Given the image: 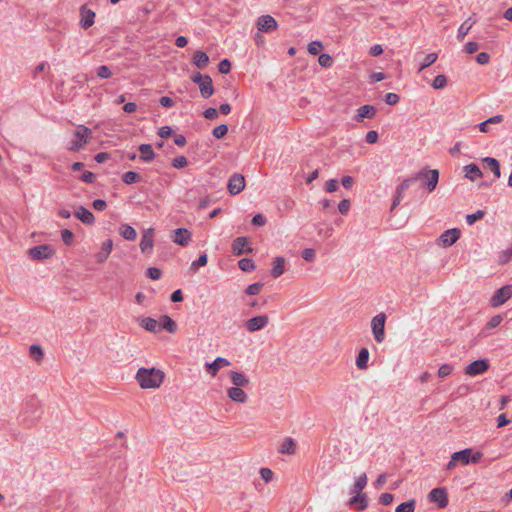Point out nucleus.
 I'll return each mask as SVG.
<instances>
[{
	"instance_id": "bb28decb",
	"label": "nucleus",
	"mask_w": 512,
	"mask_h": 512,
	"mask_svg": "<svg viewBox=\"0 0 512 512\" xmlns=\"http://www.w3.org/2000/svg\"><path fill=\"white\" fill-rule=\"evenodd\" d=\"M463 169H464V172H465V177L468 178L471 181H474L477 178H480V177L483 176L482 171L480 170L478 165L475 164V163H470V164L464 166Z\"/></svg>"
},
{
	"instance_id": "864d4df0",
	"label": "nucleus",
	"mask_w": 512,
	"mask_h": 512,
	"mask_svg": "<svg viewBox=\"0 0 512 512\" xmlns=\"http://www.w3.org/2000/svg\"><path fill=\"white\" fill-rule=\"evenodd\" d=\"M453 371V366L450 364H443L438 369V376L444 378L449 376Z\"/></svg>"
},
{
	"instance_id": "4468645a",
	"label": "nucleus",
	"mask_w": 512,
	"mask_h": 512,
	"mask_svg": "<svg viewBox=\"0 0 512 512\" xmlns=\"http://www.w3.org/2000/svg\"><path fill=\"white\" fill-rule=\"evenodd\" d=\"M80 17L81 19L79 24L81 28L88 29L94 24L96 14L93 10L88 9L86 5H82L80 7Z\"/></svg>"
},
{
	"instance_id": "a878e982",
	"label": "nucleus",
	"mask_w": 512,
	"mask_h": 512,
	"mask_svg": "<svg viewBox=\"0 0 512 512\" xmlns=\"http://www.w3.org/2000/svg\"><path fill=\"white\" fill-rule=\"evenodd\" d=\"M285 263H286V260L282 256H278V257L274 258L273 263H272V270H271V276L273 278L276 279V278L280 277L285 272Z\"/></svg>"
},
{
	"instance_id": "1a4fd4ad",
	"label": "nucleus",
	"mask_w": 512,
	"mask_h": 512,
	"mask_svg": "<svg viewBox=\"0 0 512 512\" xmlns=\"http://www.w3.org/2000/svg\"><path fill=\"white\" fill-rule=\"evenodd\" d=\"M269 323V317L267 315H259L248 319L244 326L250 333L260 331L264 329Z\"/></svg>"
},
{
	"instance_id": "ddd939ff",
	"label": "nucleus",
	"mask_w": 512,
	"mask_h": 512,
	"mask_svg": "<svg viewBox=\"0 0 512 512\" xmlns=\"http://www.w3.org/2000/svg\"><path fill=\"white\" fill-rule=\"evenodd\" d=\"M248 243L249 240L247 237H237L232 243V253L236 256L252 253L253 249L251 247H247Z\"/></svg>"
},
{
	"instance_id": "e2e57ef3",
	"label": "nucleus",
	"mask_w": 512,
	"mask_h": 512,
	"mask_svg": "<svg viewBox=\"0 0 512 512\" xmlns=\"http://www.w3.org/2000/svg\"><path fill=\"white\" fill-rule=\"evenodd\" d=\"M351 203L349 199H343L338 204V210L342 215H346L349 212Z\"/></svg>"
},
{
	"instance_id": "4be33fe9",
	"label": "nucleus",
	"mask_w": 512,
	"mask_h": 512,
	"mask_svg": "<svg viewBox=\"0 0 512 512\" xmlns=\"http://www.w3.org/2000/svg\"><path fill=\"white\" fill-rule=\"evenodd\" d=\"M228 397L237 403H245L248 399L246 392L241 387H231L227 390Z\"/></svg>"
},
{
	"instance_id": "3c124183",
	"label": "nucleus",
	"mask_w": 512,
	"mask_h": 512,
	"mask_svg": "<svg viewBox=\"0 0 512 512\" xmlns=\"http://www.w3.org/2000/svg\"><path fill=\"white\" fill-rule=\"evenodd\" d=\"M323 45L320 41H313L308 45V52L311 55H318L322 50Z\"/></svg>"
},
{
	"instance_id": "72a5a7b5",
	"label": "nucleus",
	"mask_w": 512,
	"mask_h": 512,
	"mask_svg": "<svg viewBox=\"0 0 512 512\" xmlns=\"http://www.w3.org/2000/svg\"><path fill=\"white\" fill-rule=\"evenodd\" d=\"M472 454L471 448H466L460 451H457L452 454L453 460L457 462H461L464 465H467L470 463V456Z\"/></svg>"
},
{
	"instance_id": "c03bdc74",
	"label": "nucleus",
	"mask_w": 512,
	"mask_h": 512,
	"mask_svg": "<svg viewBox=\"0 0 512 512\" xmlns=\"http://www.w3.org/2000/svg\"><path fill=\"white\" fill-rule=\"evenodd\" d=\"M367 485V476L365 473L361 474L354 483L353 492H359L363 490Z\"/></svg>"
},
{
	"instance_id": "2f4dec72",
	"label": "nucleus",
	"mask_w": 512,
	"mask_h": 512,
	"mask_svg": "<svg viewBox=\"0 0 512 512\" xmlns=\"http://www.w3.org/2000/svg\"><path fill=\"white\" fill-rule=\"evenodd\" d=\"M369 350L365 347L361 348L356 357V366L360 370H364L368 366Z\"/></svg>"
},
{
	"instance_id": "58836bf2",
	"label": "nucleus",
	"mask_w": 512,
	"mask_h": 512,
	"mask_svg": "<svg viewBox=\"0 0 512 512\" xmlns=\"http://www.w3.org/2000/svg\"><path fill=\"white\" fill-rule=\"evenodd\" d=\"M238 266L243 272L247 273L253 272L256 268L254 261L250 258H242L239 260Z\"/></svg>"
},
{
	"instance_id": "338daca9",
	"label": "nucleus",
	"mask_w": 512,
	"mask_h": 512,
	"mask_svg": "<svg viewBox=\"0 0 512 512\" xmlns=\"http://www.w3.org/2000/svg\"><path fill=\"white\" fill-rule=\"evenodd\" d=\"M260 475H261V478L266 482H270L272 479H273V471L269 468H261L260 469Z\"/></svg>"
},
{
	"instance_id": "7ed1b4c3",
	"label": "nucleus",
	"mask_w": 512,
	"mask_h": 512,
	"mask_svg": "<svg viewBox=\"0 0 512 512\" xmlns=\"http://www.w3.org/2000/svg\"><path fill=\"white\" fill-rule=\"evenodd\" d=\"M91 135V129L84 125H79L74 133V139L71 140L67 149L74 152L79 151L88 143V139Z\"/></svg>"
},
{
	"instance_id": "9d476101",
	"label": "nucleus",
	"mask_w": 512,
	"mask_h": 512,
	"mask_svg": "<svg viewBox=\"0 0 512 512\" xmlns=\"http://www.w3.org/2000/svg\"><path fill=\"white\" fill-rule=\"evenodd\" d=\"M490 367L488 359H478L471 362L466 368L465 373L469 376H477L485 373Z\"/></svg>"
},
{
	"instance_id": "4d7b16f0",
	"label": "nucleus",
	"mask_w": 512,
	"mask_h": 512,
	"mask_svg": "<svg viewBox=\"0 0 512 512\" xmlns=\"http://www.w3.org/2000/svg\"><path fill=\"white\" fill-rule=\"evenodd\" d=\"M503 321V317L502 315H495L493 316L489 321L488 323L486 324V328L487 329H493V328H496L498 327L501 322Z\"/></svg>"
},
{
	"instance_id": "39448f33",
	"label": "nucleus",
	"mask_w": 512,
	"mask_h": 512,
	"mask_svg": "<svg viewBox=\"0 0 512 512\" xmlns=\"http://www.w3.org/2000/svg\"><path fill=\"white\" fill-rule=\"evenodd\" d=\"M512 296V285H504L494 292L490 298L489 304L493 308L500 307L507 302Z\"/></svg>"
},
{
	"instance_id": "6e6552de",
	"label": "nucleus",
	"mask_w": 512,
	"mask_h": 512,
	"mask_svg": "<svg viewBox=\"0 0 512 512\" xmlns=\"http://www.w3.org/2000/svg\"><path fill=\"white\" fill-rule=\"evenodd\" d=\"M428 499L431 502L437 503L438 507L441 509L447 507L449 503L448 493L444 487L432 489L428 494Z\"/></svg>"
},
{
	"instance_id": "412c9836",
	"label": "nucleus",
	"mask_w": 512,
	"mask_h": 512,
	"mask_svg": "<svg viewBox=\"0 0 512 512\" xmlns=\"http://www.w3.org/2000/svg\"><path fill=\"white\" fill-rule=\"evenodd\" d=\"M113 248V241L111 239H107L101 245V250L97 254H95V259L97 263H104L109 257Z\"/></svg>"
},
{
	"instance_id": "9b49d317",
	"label": "nucleus",
	"mask_w": 512,
	"mask_h": 512,
	"mask_svg": "<svg viewBox=\"0 0 512 512\" xmlns=\"http://www.w3.org/2000/svg\"><path fill=\"white\" fill-rule=\"evenodd\" d=\"M154 228H148L146 229L141 237L140 240V250L144 255H150L152 253L153 247H154Z\"/></svg>"
},
{
	"instance_id": "a211bd4d",
	"label": "nucleus",
	"mask_w": 512,
	"mask_h": 512,
	"mask_svg": "<svg viewBox=\"0 0 512 512\" xmlns=\"http://www.w3.org/2000/svg\"><path fill=\"white\" fill-rule=\"evenodd\" d=\"M74 215L85 225H93L95 223V216L84 206H79L75 210Z\"/></svg>"
},
{
	"instance_id": "f8f14e48",
	"label": "nucleus",
	"mask_w": 512,
	"mask_h": 512,
	"mask_svg": "<svg viewBox=\"0 0 512 512\" xmlns=\"http://www.w3.org/2000/svg\"><path fill=\"white\" fill-rule=\"evenodd\" d=\"M228 191L231 195H237L245 188V178L243 175L233 174L227 185Z\"/></svg>"
},
{
	"instance_id": "7c9ffc66",
	"label": "nucleus",
	"mask_w": 512,
	"mask_h": 512,
	"mask_svg": "<svg viewBox=\"0 0 512 512\" xmlns=\"http://www.w3.org/2000/svg\"><path fill=\"white\" fill-rule=\"evenodd\" d=\"M159 325L161 329H164L169 333H175L177 331L176 322L168 315L161 316Z\"/></svg>"
},
{
	"instance_id": "603ef678",
	"label": "nucleus",
	"mask_w": 512,
	"mask_h": 512,
	"mask_svg": "<svg viewBox=\"0 0 512 512\" xmlns=\"http://www.w3.org/2000/svg\"><path fill=\"white\" fill-rule=\"evenodd\" d=\"M146 275L152 280H158L162 276V271L156 267H149L146 271Z\"/></svg>"
},
{
	"instance_id": "c9c22d12",
	"label": "nucleus",
	"mask_w": 512,
	"mask_h": 512,
	"mask_svg": "<svg viewBox=\"0 0 512 512\" xmlns=\"http://www.w3.org/2000/svg\"><path fill=\"white\" fill-rule=\"evenodd\" d=\"M349 503L351 505H354L356 503H359L358 510L363 511L368 507V500L366 494L363 493H357L355 496H353Z\"/></svg>"
},
{
	"instance_id": "aec40b11",
	"label": "nucleus",
	"mask_w": 512,
	"mask_h": 512,
	"mask_svg": "<svg viewBox=\"0 0 512 512\" xmlns=\"http://www.w3.org/2000/svg\"><path fill=\"white\" fill-rule=\"evenodd\" d=\"M477 19L475 14H472L468 19H466L458 28L457 31V39L459 41H463L466 35L469 33L474 24H476Z\"/></svg>"
},
{
	"instance_id": "c756f323",
	"label": "nucleus",
	"mask_w": 512,
	"mask_h": 512,
	"mask_svg": "<svg viewBox=\"0 0 512 512\" xmlns=\"http://www.w3.org/2000/svg\"><path fill=\"white\" fill-rule=\"evenodd\" d=\"M193 64L199 69H204L209 64V56L205 52L198 50L193 55Z\"/></svg>"
},
{
	"instance_id": "6ab92c4d",
	"label": "nucleus",
	"mask_w": 512,
	"mask_h": 512,
	"mask_svg": "<svg viewBox=\"0 0 512 512\" xmlns=\"http://www.w3.org/2000/svg\"><path fill=\"white\" fill-rule=\"evenodd\" d=\"M376 112L377 110L373 105H363L357 110V113L354 116V120L356 122H363L365 118H373L376 115Z\"/></svg>"
},
{
	"instance_id": "37998d69",
	"label": "nucleus",
	"mask_w": 512,
	"mask_h": 512,
	"mask_svg": "<svg viewBox=\"0 0 512 512\" xmlns=\"http://www.w3.org/2000/svg\"><path fill=\"white\" fill-rule=\"evenodd\" d=\"M96 74L101 79H109L113 73L109 66L101 65L96 69Z\"/></svg>"
},
{
	"instance_id": "4c0bfd02",
	"label": "nucleus",
	"mask_w": 512,
	"mask_h": 512,
	"mask_svg": "<svg viewBox=\"0 0 512 512\" xmlns=\"http://www.w3.org/2000/svg\"><path fill=\"white\" fill-rule=\"evenodd\" d=\"M140 180H141V175L134 171H127L122 175V181L127 185L137 183Z\"/></svg>"
},
{
	"instance_id": "f257e3e1",
	"label": "nucleus",
	"mask_w": 512,
	"mask_h": 512,
	"mask_svg": "<svg viewBox=\"0 0 512 512\" xmlns=\"http://www.w3.org/2000/svg\"><path fill=\"white\" fill-rule=\"evenodd\" d=\"M428 178V181L426 183V189L428 192H433L439 182V171L437 169H428L423 168L416 174H414L411 177H408L404 179L397 187L395 191V195L392 201V205L390 208V211H393L402 201L405 192L408 190V188L418 181V179Z\"/></svg>"
},
{
	"instance_id": "6e6d98bb",
	"label": "nucleus",
	"mask_w": 512,
	"mask_h": 512,
	"mask_svg": "<svg viewBox=\"0 0 512 512\" xmlns=\"http://www.w3.org/2000/svg\"><path fill=\"white\" fill-rule=\"evenodd\" d=\"M188 160L185 156H178L173 159L172 165L176 169H181L187 166Z\"/></svg>"
},
{
	"instance_id": "13d9d810",
	"label": "nucleus",
	"mask_w": 512,
	"mask_h": 512,
	"mask_svg": "<svg viewBox=\"0 0 512 512\" xmlns=\"http://www.w3.org/2000/svg\"><path fill=\"white\" fill-rule=\"evenodd\" d=\"M219 72L222 74H228L231 70V62L228 59H223L218 65Z\"/></svg>"
},
{
	"instance_id": "393cba45",
	"label": "nucleus",
	"mask_w": 512,
	"mask_h": 512,
	"mask_svg": "<svg viewBox=\"0 0 512 512\" xmlns=\"http://www.w3.org/2000/svg\"><path fill=\"white\" fill-rule=\"evenodd\" d=\"M484 167L491 170L494 174L495 179L501 177V169L500 163L496 158L493 157H485L482 159Z\"/></svg>"
},
{
	"instance_id": "5fc2aeb1",
	"label": "nucleus",
	"mask_w": 512,
	"mask_h": 512,
	"mask_svg": "<svg viewBox=\"0 0 512 512\" xmlns=\"http://www.w3.org/2000/svg\"><path fill=\"white\" fill-rule=\"evenodd\" d=\"M61 237H62V240L63 242L66 244V245H71L72 242H73V239H74V234L71 230L69 229H63L61 231Z\"/></svg>"
},
{
	"instance_id": "e433bc0d",
	"label": "nucleus",
	"mask_w": 512,
	"mask_h": 512,
	"mask_svg": "<svg viewBox=\"0 0 512 512\" xmlns=\"http://www.w3.org/2000/svg\"><path fill=\"white\" fill-rule=\"evenodd\" d=\"M208 262V256L206 253H202L199 255L198 259L193 261L190 265V272L195 273L199 268L206 266Z\"/></svg>"
},
{
	"instance_id": "09e8293b",
	"label": "nucleus",
	"mask_w": 512,
	"mask_h": 512,
	"mask_svg": "<svg viewBox=\"0 0 512 512\" xmlns=\"http://www.w3.org/2000/svg\"><path fill=\"white\" fill-rule=\"evenodd\" d=\"M30 355L36 360L40 361L43 358V350L40 345L33 344L29 348Z\"/></svg>"
},
{
	"instance_id": "a19ab883",
	"label": "nucleus",
	"mask_w": 512,
	"mask_h": 512,
	"mask_svg": "<svg viewBox=\"0 0 512 512\" xmlns=\"http://www.w3.org/2000/svg\"><path fill=\"white\" fill-rule=\"evenodd\" d=\"M438 55L436 53H429L425 56L423 62L419 67V71H422L436 62Z\"/></svg>"
},
{
	"instance_id": "0eeeda50",
	"label": "nucleus",
	"mask_w": 512,
	"mask_h": 512,
	"mask_svg": "<svg viewBox=\"0 0 512 512\" xmlns=\"http://www.w3.org/2000/svg\"><path fill=\"white\" fill-rule=\"evenodd\" d=\"M256 27L259 33H271L278 28V22L269 14L261 15L256 20Z\"/></svg>"
},
{
	"instance_id": "b1692460",
	"label": "nucleus",
	"mask_w": 512,
	"mask_h": 512,
	"mask_svg": "<svg viewBox=\"0 0 512 512\" xmlns=\"http://www.w3.org/2000/svg\"><path fill=\"white\" fill-rule=\"evenodd\" d=\"M139 325L146 331L157 333L161 331L159 322L151 317H142L139 319Z\"/></svg>"
},
{
	"instance_id": "680f3d73",
	"label": "nucleus",
	"mask_w": 512,
	"mask_h": 512,
	"mask_svg": "<svg viewBox=\"0 0 512 512\" xmlns=\"http://www.w3.org/2000/svg\"><path fill=\"white\" fill-rule=\"evenodd\" d=\"M339 188V182L336 179H330L325 184V190L329 193L337 191Z\"/></svg>"
},
{
	"instance_id": "f03ea898",
	"label": "nucleus",
	"mask_w": 512,
	"mask_h": 512,
	"mask_svg": "<svg viewBox=\"0 0 512 512\" xmlns=\"http://www.w3.org/2000/svg\"><path fill=\"white\" fill-rule=\"evenodd\" d=\"M136 380L142 389L159 388L164 381L165 374L157 368L141 367L136 373Z\"/></svg>"
},
{
	"instance_id": "423d86ee",
	"label": "nucleus",
	"mask_w": 512,
	"mask_h": 512,
	"mask_svg": "<svg viewBox=\"0 0 512 512\" xmlns=\"http://www.w3.org/2000/svg\"><path fill=\"white\" fill-rule=\"evenodd\" d=\"M55 251L49 244L38 245L28 250V255L32 260H44L52 257Z\"/></svg>"
},
{
	"instance_id": "f704fd0d",
	"label": "nucleus",
	"mask_w": 512,
	"mask_h": 512,
	"mask_svg": "<svg viewBox=\"0 0 512 512\" xmlns=\"http://www.w3.org/2000/svg\"><path fill=\"white\" fill-rule=\"evenodd\" d=\"M119 233L124 239L129 241H133L137 237L136 230L128 224H122L119 228Z\"/></svg>"
},
{
	"instance_id": "a18cd8bd",
	"label": "nucleus",
	"mask_w": 512,
	"mask_h": 512,
	"mask_svg": "<svg viewBox=\"0 0 512 512\" xmlns=\"http://www.w3.org/2000/svg\"><path fill=\"white\" fill-rule=\"evenodd\" d=\"M227 133H228V126L226 124L218 125L212 131V134L216 139H222L223 137L226 136Z\"/></svg>"
},
{
	"instance_id": "0e129e2a",
	"label": "nucleus",
	"mask_w": 512,
	"mask_h": 512,
	"mask_svg": "<svg viewBox=\"0 0 512 512\" xmlns=\"http://www.w3.org/2000/svg\"><path fill=\"white\" fill-rule=\"evenodd\" d=\"M251 223L254 226H264L267 223V219L263 214L258 213L253 216Z\"/></svg>"
},
{
	"instance_id": "2eb2a0df",
	"label": "nucleus",
	"mask_w": 512,
	"mask_h": 512,
	"mask_svg": "<svg viewBox=\"0 0 512 512\" xmlns=\"http://www.w3.org/2000/svg\"><path fill=\"white\" fill-rule=\"evenodd\" d=\"M461 231L458 228H452L444 231L439 240L442 242L444 247H448L456 243V241L460 238Z\"/></svg>"
},
{
	"instance_id": "20e7f679",
	"label": "nucleus",
	"mask_w": 512,
	"mask_h": 512,
	"mask_svg": "<svg viewBox=\"0 0 512 512\" xmlns=\"http://www.w3.org/2000/svg\"><path fill=\"white\" fill-rule=\"evenodd\" d=\"M386 314L381 312L371 320V329L374 339L377 343H382L385 339Z\"/></svg>"
},
{
	"instance_id": "c85d7f7f",
	"label": "nucleus",
	"mask_w": 512,
	"mask_h": 512,
	"mask_svg": "<svg viewBox=\"0 0 512 512\" xmlns=\"http://www.w3.org/2000/svg\"><path fill=\"white\" fill-rule=\"evenodd\" d=\"M278 452L281 454L293 455L296 452V443L294 439L291 437H287L284 439L280 447L278 448Z\"/></svg>"
},
{
	"instance_id": "774afa93",
	"label": "nucleus",
	"mask_w": 512,
	"mask_h": 512,
	"mask_svg": "<svg viewBox=\"0 0 512 512\" xmlns=\"http://www.w3.org/2000/svg\"><path fill=\"white\" fill-rule=\"evenodd\" d=\"M82 182L92 184L94 183L96 176L90 171H85L79 178Z\"/></svg>"
},
{
	"instance_id": "052dcab7",
	"label": "nucleus",
	"mask_w": 512,
	"mask_h": 512,
	"mask_svg": "<svg viewBox=\"0 0 512 512\" xmlns=\"http://www.w3.org/2000/svg\"><path fill=\"white\" fill-rule=\"evenodd\" d=\"M203 116L208 120H215L218 118L219 112L217 109L210 107L203 112Z\"/></svg>"
},
{
	"instance_id": "5701e85b",
	"label": "nucleus",
	"mask_w": 512,
	"mask_h": 512,
	"mask_svg": "<svg viewBox=\"0 0 512 512\" xmlns=\"http://www.w3.org/2000/svg\"><path fill=\"white\" fill-rule=\"evenodd\" d=\"M199 89L201 96L205 99H208L214 94L215 90L213 86V81L209 75H206L204 81L199 84Z\"/></svg>"
},
{
	"instance_id": "f3484780",
	"label": "nucleus",
	"mask_w": 512,
	"mask_h": 512,
	"mask_svg": "<svg viewBox=\"0 0 512 512\" xmlns=\"http://www.w3.org/2000/svg\"><path fill=\"white\" fill-rule=\"evenodd\" d=\"M230 365V361L224 357H217L213 362L206 363L205 368L206 371L212 376L215 377L218 371Z\"/></svg>"
},
{
	"instance_id": "473e14b6",
	"label": "nucleus",
	"mask_w": 512,
	"mask_h": 512,
	"mask_svg": "<svg viewBox=\"0 0 512 512\" xmlns=\"http://www.w3.org/2000/svg\"><path fill=\"white\" fill-rule=\"evenodd\" d=\"M139 151L141 153L140 158L144 162H151L155 158V153L151 144H141L139 146Z\"/></svg>"
},
{
	"instance_id": "49530a36",
	"label": "nucleus",
	"mask_w": 512,
	"mask_h": 512,
	"mask_svg": "<svg viewBox=\"0 0 512 512\" xmlns=\"http://www.w3.org/2000/svg\"><path fill=\"white\" fill-rule=\"evenodd\" d=\"M318 63L323 68H330L333 65V58L329 54L323 53L319 55Z\"/></svg>"
},
{
	"instance_id": "de8ad7c7",
	"label": "nucleus",
	"mask_w": 512,
	"mask_h": 512,
	"mask_svg": "<svg viewBox=\"0 0 512 512\" xmlns=\"http://www.w3.org/2000/svg\"><path fill=\"white\" fill-rule=\"evenodd\" d=\"M446 85L447 77L443 74L437 75L432 82V87L434 89H443Z\"/></svg>"
},
{
	"instance_id": "8fccbe9b",
	"label": "nucleus",
	"mask_w": 512,
	"mask_h": 512,
	"mask_svg": "<svg viewBox=\"0 0 512 512\" xmlns=\"http://www.w3.org/2000/svg\"><path fill=\"white\" fill-rule=\"evenodd\" d=\"M485 212L483 210H478L473 214H468L466 216V221L469 225L474 224L477 220H480L484 217Z\"/></svg>"
},
{
	"instance_id": "79ce46f5",
	"label": "nucleus",
	"mask_w": 512,
	"mask_h": 512,
	"mask_svg": "<svg viewBox=\"0 0 512 512\" xmlns=\"http://www.w3.org/2000/svg\"><path fill=\"white\" fill-rule=\"evenodd\" d=\"M263 286H264V283H262V282L253 283L245 289L244 293L249 296L257 295L260 293Z\"/></svg>"
},
{
	"instance_id": "ea45409f",
	"label": "nucleus",
	"mask_w": 512,
	"mask_h": 512,
	"mask_svg": "<svg viewBox=\"0 0 512 512\" xmlns=\"http://www.w3.org/2000/svg\"><path fill=\"white\" fill-rule=\"evenodd\" d=\"M416 501L414 499L401 503L395 509V512H414Z\"/></svg>"
},
{
	"instance_id": "dca6fc26",
	"label": "nucleus",
	"mask_w": 512,
	"mask_h": 512,
	"mask_svg": "<svg viewBox=\"0 0 512 512\" xmlns=\"http://www.w3.org/2000/svg\"><path fill=\"white\" fill-rule=\"evenodd\" d=\"M173 233V242L179 246L186 247L191 241V232L186 228H177Z\"/></svg>"
},
{
	"instance_id": "69168bd1",
	"label": "nucleus",
	"mask_w": 512,
	"mask_h": 512,
	"mask_svg": "<svg viewBox=\"0 0 512 512\" xmlns=\"http://www.w3.org/2000/svg\"><path fill=\"white\" fill-rule=\"evenodd\" d=\"M400 100V97L396 93L389 92L385 95V102L388 105H396Z\"/></svg>"
},
{
	"instance_id": "bf43d9fd",
	"label": "nucleus",
	"mask_w": 512,
	"mask_h": 512,
	"mask_svg": "<svg viewBox=\"0 0 512 512\" xmlns=\"http://www.w3.org/2000/svg\"><path fill=\"white\" fill-rule=\"evenodd\" d=\"M316 257L315 250L312 248H306L302 251V258L307 262L314 261Z\"/></svg>"
},
{
	"instance_id": "cd10ccee",
	"label": "nucleus",
	"mask_w": 512,
	"mask_h": 512,
	"mask_svg": "<svg viewBox=\"0 0 512 512\" xmlns=\"http://www.w3.org/2000/svg\"><path fill=\"white\" fill-rule=\"evenodd\" d=\"M230 379L235 387H246L249 384L248 377L241 372L230 371L229 372Z\"/></svg>"
}]
</instances>
